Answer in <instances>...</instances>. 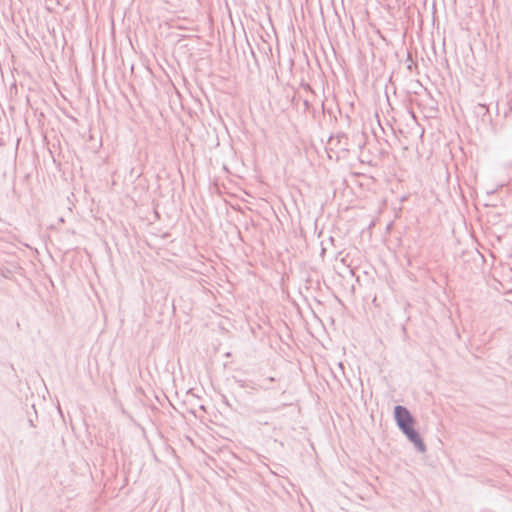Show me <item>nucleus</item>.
Wrapping results in <instances>:
<instances>
[{
  "label": "nucleus",
  "mask_w": 512,
  "mask_h": 512,
  "mask_svg": "<svg viewBox=\"0 0 512 512\" xmlns=\"http://www.w3.org/2000/svg\"><path fill=\"white\" fill-rule=\"evenodd\" d=\"M395 419L400 427V429L403 431V433L409 438V440L420 450H425V445L420 438L419 434L414 428L415 420L410 414V412L402 406H396L395 407Z\"/></svg>",
  "instance_id": "f257e3e1"
}]
</instances>
